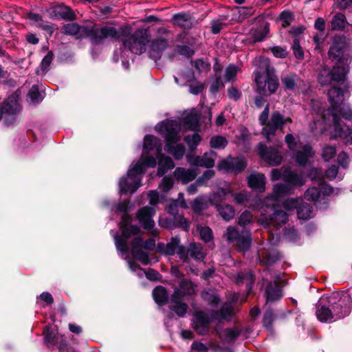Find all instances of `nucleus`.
I'll list each match as a JSON object with an SVG mask.
<instances>
[{"instance_id": "c756f323", "label": "nucleus", "mask_w": 352, "mask_h": 352, "mask_svg": "<svg viewBox=\"0 0 352 352\" xmlns=\"http://www.w3.org/2000/svg\"><path fill=\"white\" fill-rule=\"evenodd\" d=\"M197 173L192 169H185L184 168H177L174 172L175 178L182 181L183 184L192 181L197 177Z\"/></svg>"}, {"instance_id": "f03ea898", "label": "nucleus", "mask_w": 352, "mask_h": 352, "mask_svg": "<svg viewBox=\"0 0 352 352\" xmlns=\"http://www.w3.org/2000/svg\"><path fill=\"white\" fill-rule=\"evenodd\" d=\"M179 124L176 121L167 120L158 124L156 129L164 135L166 140L165 151L171 154L175 160L183 157L185 146L183 144L177 143L181 138L179 135Z\"/></svg>"}, {"instance_id": "13d9d810", "label": "nucleus", "mask_w": 352, "mask_h": 352, "mask_svg": "<svg viewBox=\"0 0 352 352\" xmlns=\"http://www.w3.org/2000/svg\"><path fill=\"white\" fill-rule=\"evenodd\" d=\"M28 96L33 103H38L42 100V96L37 85H33L28 92Z\"/></svg>"}, {"instance_id": "39448f33", "label": "nucleus", "mask_w": 352, "mask_h": 352, "mask_svg": "<svg viewBox=\"0 0 352 352\" xmlns=\"http://www.w3.org/2000/svg\"><path fill=\"white\" fill-rule=\"evenodd\" d=\"M329 100L331 103V107L328 109H322L320 107L318 102H313V108L316 111V114L319 116V119L315 118L314 123L315 125L321 124L320 122L324 124L327 123V115L331 111L337 110L340 106H342L344 101V94L341 88L337 87H332L328 92Z\"/></svg>"}, {"instance_id": "473e14b6", "label": "nucleus", "mask_w": 352, "mask_h": 352, "mask_svg": "<svg viewBox=\"0 0 352 352\" xmlns=\"http://www.w3.org/2000/svg\"><path fill=\"white\" fill-rule=\"evenodd\" d=\"M50 15L52 17L61 18L65 20H74L75 19V14L72 10L67 7H56L50 12Z\"/></svg>"}, {"instance_id": "a18cd8bd", "label": "nucleus", "mask_w": 352, "mask_h": 352, "mask_svg": "<svg viewBox=\"0 0 352 352\" xmlns=\"http://www.w3.org/2000/svg\"><path fill=\"white\" fill-rule=\"evenodd\" d=\"M334 113L337 115L338 124H340V119L339 116H342V117L348 120L352 118V111L349 108L345 109L344 107H342L340 106L337 110L333 111L330 113H329V115H327V121L330 120V118H333V115Z\"/></svg>"}, {"instance_id": "c9c22d12", "label": "nucleus", "mask_w": 352, "mask_h": 352, "mask_svg": "<svg viewBox=\"0 0 352 352\" xmlns=\"http://www.w3.org/2000/svg\"><path fill=\"white\" fill-rule=\"evenodd\" d=\"M348 24L346 18L344 14L342 13H336L331 19V28L334 31L343 30Z\"/></svg>"}, {"instance_id": "4c0bfd02", "label": "nucleus", "mask_w": 352, "mask_h": 352, "mask_svg": "<svg viewBox=\"0 0 352 352\" xmlns=\"http://www.w3.org/2000/svg\"><path fill=\"white\" fill-rule=\"evenodd\" d=\"M202 299L211 306L217 305L220 301V297L215 290L206 289L201 293Z\"/></svg>"}, {"instance_id": "774afa93", "label": "nucleus", "mask_w": 352, "mask_h": 352, "mask_svg": "<svg viewBox=\"0 0 352 352\" xmlns=\"http://www.w3.org/2000/svg\"><path fill=\"white\" fill-rule=\"evenodd\" d=\"M200 236L205 242L210 241L212 238V231L209 227H203L200 229Z\"/></svg>"}, {"instance_id": "2f4dec72", "label": "nucleus", "mask_w": 352, "mask_h": 352, "mask_svg": "<svg viewBox=\"0 0 352 352\" xmlns=\"http://www.w3.org/2000/svg\"><path fill=\"white\" fill-rule=\"evenodd\" d=\"M183 299H174L173 296L170 297V309L173 310L177 316L180 318L184 317L188 310V305L182 302Z\"/></svg>"}, {"instance_id": "a878e982", "label": "nucleus", "mask_w": 352, "mask_h": 352, "mask_svg": "<svg viewBox=\"0 0 352 352\" xmlns=\"http://www.w3.org/2000/svg\"><path fill=\"white\" fill-rule=\"evenodd\" d=\"M153 149H156L157 154L162 151V144L160 140L152 135H146L144 138V150L148 153Z\"/></svg>"}, {"instance_id": "ea45409f", "label": "nucleus", "mask_w": 352, "mask_h": 352, "mask_svg": "<svg viewBox=\"0 0 352 352\" xmlns=\"http://www.w3.org/2000/svg\"><path fill=\"white\" fill-rule=\"evenodd\" d=\"M241 334V330L239 328L226 329L221 333V338L227 343L234 342Z\"/></svg>"}, {"instance_id": "49530a36", "label": "nucleus", "mask_w": 352, "mask_h": 352, "mask_svg": "<svg viewBox=\"0 0 352 352\" xmlns=\"http://www.w3.org/2000/svg\"><path fill=\"white\" fill-rule=\"evenodd\" d=\"M281 80L286 89L293 90L296 85L297 75L290 73L282 77Z\"/></svg>"}, {"instance_id": "de8ad7c7", "label": "nucleus", "mask_w": 352, "mask_h": 352, "mask_svg": "<svg viewBox=\"0 0 352 352\" xmlns=\"http://www.w3.org/2000/svg\"><path fill=\"white\" fill-rule=\"evenodd\" d=\"M228 144V140L221 135H214L210 138V145L212 148L217 149H223Z\"/></svg>"}, {"instance_id": "9b49d317", "label": "nucleus", "mask_w": 352, "mask_h": 352, "mask_svg": "<svg viewBox=\"0 0 352 352\" xmlns=\"http://www.w3.org/2000/svg\"><path fill=\"white\" fill-rule=\"evenodd\" d=\"M348 69L344 66L336 65L332 69L324 67L318 74V81L322 85H331L333 82H340L344 80Z\"/></svg>"}, {"instance_id": "6e6d98bb", "label": "nucleus", "mask_w": 352, "mask_h": 352, "mask_svg": "<svg viewBox=\"0 0 352 352\" xmlns=\"http://www.w3.org/2000/svg\"><path fill=\"white\" fill-rule=\"evenodd\" d=\"M280 21L283 28L289 26L294 20V15L289 11H283L280 14Z\"/></svg>"}, {"instance_id": "4be33fe9", "label": "nucleus", "mask_w": 352, "mask_h": 352, "mask_svg": "<svg viewBox=\"0 0 352 352\" xmlns=\"http://www.w3.org/2000/svg\"><path fill=\"white\" fill-rule=\"evenodd\" d=\"M155 211L153 208L145 206L139 210L138 212V219L143 225L145 229L150 230L153 228L155 223L152 220V217Z\"/></svg>"}, {"instance_id": "603ef678", "label": "nucleus", "mask_w": 352, "mask_h": 352, "mask_svg": "<svg viewBox=\"0 0 352 352\" xmlns=\"http://www.w3.org/2000/svg\"><path fill=\"white\" fill-rule=\"evenodd\" d=\"M240 71V68L233 64L229 65L225 71V80L227 82L234 80L238 72Z\"/></svg>"}, {"instance_id": "dca6fc26", "label": "nucleus", "mask_w": 352, "mask_h": 352, "mask_svg": "<svg viewBox=\"0 0 352 352\" xmlns=\"http://www.w3.org/2000/svg\"><path fill=\"white\" fill-rule=\"evenodd\" d=\"M184 252L186 255V258H181V260L186 263L189 261L190 258L197 262H201L206 256V252L202 245L197 243H190L187 248L184 247Z\"/></svg>"}, {"instance_id": "09e8293b", "label": "nucleus", "mask_w": 352, "mask_h": 352, "mask_svg": "<svg viewBox=\"0 0 352 352\" xmlns=\"http://www.w3.org/2000/svg\"><path fill=\"white\" fill-rule=\"evenodd\" d=\"M290 190L288 185L285 184H278L274 186L272 197L276 200L280 197L289 193Z\"/></svg>"}, {"instance_id": "aec40b11", "label": "nucleus", "mask_w": 352, "mask_h": 352, "mask_svg": "<svg viewBox=\"0 0 352 352\" xmlns=\"http://www.w3.org/2000/svg\"><path fill=\"white\" fill-rule=\"evenodd\" d=\"M132 221L131 217L127 214L122 216L120 222V228L122 230V236L129 239L131 236L136 235L140 232V228L137 226L131 224Z\"/></svg>"}, {"instance_id": "4468645a", "label": "nucleus", "mask_w": 352, "mask_h": 352, "mask_svg": "<svg viewBox=\"0 0 352 352\" xmlns=\"http://www.w3.org/2000/svg\"><path fill=\"white\" fill-rule=\"evenodd\" d=\"M257 150L261 157L271 166H277L282 162L283 157L276 148L267 147L264 144L259 143Z\"/></svg>"}, {"instance_id": "f704fd0d", "label": "nucleus", "mask_w": 352, "mask_h": 352, "mask_svg": "<svg viewBox=\"0 0 352 352\" xmlns=\"http://www.w3.org/2000/svg\"><path fill=\"white\" fill-rule=\"evenodd\" d=\"M174 24L184 29H188L192 25V19L190 14L185 13L176 14L173 17Z\"/></svg>"}, {"instance_id": "bb28decb", "label": "nucleus", "mask_w": 352, "mask_h": 352, "mask_svg": "<svg viewBox=\"0 0 352 352\" xmlns=\"http://www.w3.org/2000/svg\"><path fill=\"white\" fill-rule=\"evenodd\" d=\"M266 302H274L280 299L282 291L276 283L268 282L265 291Z\"/></svg>"}, {"instance_id": "8fccbe9b", "label": "nucleus", "mask_w": 352, "mask_h": 352, "mask_svg": "<svg viewBox=\"0 0 352 352\" xmlns=\"http://www.w3.org/2000/svg\"><path fill=\"white\" fill-rule=\"evenodd\" d=\"M184 124L186 128L195 130L199 125L198 118L195 114H189L184 119Z\"/></svg>"}, {"instance_id": "f3484780", "label": "nucleus", "mask_w": 352, "mask_h": 352, "mask_svg": "<svg viewBox=\"0 0 352 352\" xmlns=\"http://www.w3.org/2000/svg\"><path fill=\"white\" fill-rule=\"evenodd\" d=\"M197 285L191 280L183 279L180 281L179 287L175 289L173 294L174 299H183L185 296H190L196 294Z\"/></svg>"}, {"instance_id": "e433bc0d", "label": "nucleus", "mask_w": 352, "mask_h": 352, "mask_svg": "<svg viewBox=\"0 0 352 352\" xmlns=\"http://www.w3.org/2000/svg\"><path fill=\"white\" fill-rule=\"evenodd\" d=\"M216 208L221 217L226 221H229L234 217L235 210L230 205L216 204Z\"/></svg>"}, {"instance_id": "5701e85b", "label": "nucleus", "mask_w": 352, "mask_h": 352, "mask_svg": "<svg viewBox=\"0 0 352 352\" xmlns=\"http://www.w3.org/2000/svg\"><path fill=\"white\" fill-rule=\"evenodd\" d=\"M266 179L263 174L253 173L248 177V186L258 192H263L265 189Z\"/></svg>"}, {"instance_id": "a19ab883", "label": "nucleus", "mask_w": 352, "mask_h": 352, "mask_svg": "<svg viewBox=\"0 0 352 352\" xmlns=\"http://www.w3.org/2000/svg\"><path fill=\"white\" fill-rule=\"evenodd\" d=\"M343 47L344 44L342 43H333L328 52L329 58L340 61L343 56Z\"/></svg>"}, {"instance_id": "680f3d73", "label": "nucleus", "mask_w": 352, "mask_h": 352, "mask_svg": "<svg viewBox=\"0 0 352 352\" xmlns=\"http://www.w3.org/2000/svg\"><path fill=\"white\" fill-rule=\"evenodd\" d=\"M252 214L250 212L245 210L240 215L238 220V224L240 226H245L252 223Z\"/></svg>"}, {"instance_id": "9d476101", "label": "nucleus", "mask_w": 352, "mask_h": 352, "mask_svg": "<svg viewBox=\"0 0 352 352\" xmlns=\"http://www.w3.org/2000/svg\"><path fill=\"white\" fill-rule=\"evenodd\" d=\"M223 237L228 243H233L240 250L245 251L250 247L252 237L250 232L243 229L239 232L234 226H228L223 234Z\"/></svg>"}, {"instance_id": "58836bf2", "label": "nucleus", "mask_w": 352, "mask_h": 352, "mask_svg": "<svg viewBox=\"0 0 352 352\" xmlns=\"http://www.w3.org/2000/svg\"><path fill=\"white\" fill-rule=\"evenodd\" d=\"M153 296L155 302L163 305L168 301V295L166 289L162 286L156 287L153 291Z\"/></svg>"}, {"instance_id": "4d7b16f0", "label": "nucleus", "mask_w": 352, "mask_h": 352, "mask_svg": "<svg viewBox=\"0 0 352 352\" xmlns=\"http://www.w3.org/2000/svg\"><path fill=\"white\" fill-rule=\"evenodd\" d=\"M269 32V30L265 27L263 30H254L251 34V39L253 43L261 42L263 41Z\"/></svg>"}, {"instance_id": "6e6552de", "label": "nucleus", "mask_w": 352, "mask_h": 352, "mask_svg": "<svg viewBox=\"0 0 352 352\" xmlns=\"http://www.w3.org/2000/svg\"><path fill=\"white\" fill-rule=\"evenodd\" d=\"M292 119L289 117L285 118L278 111H274L272 113L267 124L262 129V135L267 142L275 140V145L280 146L281 141L275 138L278 130L281 129L287 122H292Z\"/></svg>"}, {"instance_id": "20e7f679", "label": "nucleus", "mask_w": 352, "mask_h": 352, "mask_svg": "<svg viewBox=\"0 0 352 352\" xmlns=\"http://www.w3.org/2000/svg\"><path fill=\"white\" fill-rule=\"evenodd\" d=\"M261 63L265 67V70L260 67L254 72L256 91L262 95H270L277 90L279 86L278 79L274 74L273 68L269 66L267 59L263 60Z\"/></svg>"}, {"instance_id": "72a5a7b5", "label": "nucleus", "mask_w": 352, "mask_h": 352, "mask_svg": "<svg viewBox=\"0 0 352 352\" xmlns=\"http://www.w3.org/2000/svg\"><path fill=\"white\" fill-rule=\"evenodd\" d=\"M3 114L12 116V121H14V116L20 111V107L16 100L10 99L1 107Z\"/></svg>"}, {"instance_id": "338daca9", "label": "nucleus", "mask_w": 352, "mask_h": 352, "mask_svg": "<svg viewBox=\"0 0 352 352\" xmlns=\"http://www.w3.org/2000/svg\"><path fill=\"white\" fill-rule=\"evenodd\" d=\"M124 239H122L119 236L116 235L115 236V244L116 245V248L118 250L121 251L123 253L126 252L127 251V244H126V239L125 237Z\"/></svg>"}, {"instance_id": "c85d7f7f", "label": "nucleus", "mask_w": 352, "mask_h": 352, "mask_svg": "<svg viewBox=\"0 0 352 352\" xmlns=\"http://www.w3.org/2000/svg\"><path fill=\"white\" fill-rule=\"evenodd\" d=\"M288 220L287 214L283 210L274 211L269 219L265 218V223L267 226H274V227H279L285 223Z\"/></svg>"}, {"instance_id": "6ab92c4d", "label": "nucleus", "mask_w": 352, "mask_h": 352, "mask_svg": "<svg viewBox=\"0 0 352 352\" xmlns=\"http://www.w3.org/2000/svg\"><path fill=\"white\" fill-rule=\"evenodd\" d=\"M61 32L67 35L76 36L80 37H89L90 32V27L80 26L77 23H67L63 26Z\"/></svg>"}, {"instance_id": "0e129e2a", "label": "nucleus", "mask_w": 352, "mask_h": 352, "mask_svg": "<svg viewBox=\"0 0 352 352\" xmlns=\"http://www.w3.org/2000/svg\"><path fill=\"white\" fill-rule=\"evenodd\" d=\"M336 153V148L333 146H327L323 148L322 157L325 161L331 160Z\"/></svg>"}, {"instance_id": "ddd939ff", "label": "nucleus", "mask_w": 352, "mask_h": 352, "mask_svg": "<svg viewBox=\"0 0 352 352\" xmlns=\"http://www.w3.org/2000/svg\"><path fill=\"white\" fill-rule=\"evenodd\" d=\"M246 166L247 162L243 158L230 156L221 160L217 164L219 170L234 173L242 172Z\"/></svg>"}, {"instance_id": "3c124183", "label": "nucleus", "mask_w": 352, "mask_h": 352, "mask_svg": "<svg viewBox=\"0 0 352 352\" xmlns=\"http://www.w3.org/2000/svg\"><path fill=\"white\" fill-rule=\"evenodd\" d=\"M302 201V198H289L283 202V206L285 210L289 211L298 209Z\"/></svg>"}, {"instance_id": "864d4df0", "label": "nucleus", "mask_w": 352, "mask_h": 352, "mask_svg": "<svg viewBox=\"0 0 352 352\" xmlns=\"http://www.w3.org/2000/svg\"><path fill=\"white\" fill-rule=\"evenodd\" d=\"M147 153H143L141 156L140 160L137 162L136 163H142L143 164V169L145 167H151L154 168L155 167L157 164V161L155 157L153 156H146Z\"/></svg>"}, {"instance_id": "412c9836", "label": "nucleus", "mask_w": 352, "mask_h": 352, "mask_svg": "<svg viewBox=\"0 0 352 352\" xmlns=\"http://www.w3.org/2000/svg\"><path fill=\"white\" fill-rule=\"evenodd\" d=\"M216 157L217 153L211 151L205 153L202 156H196L188 162L192 165L209 168L214 166Z\"/></svg>"}, {"instance_id": "2eb2a0df", "label": "nucleus", "mask_w": 352, "mask_h": 352, "mask_svg": "<svg viewBox=\"0 0 352 352\" xmlns=\"http://www.w3.org/2000/svg\"><path fill=\"white\" fill-rule=\"evenodd\" d=\"M159 250L164 254L167 255H174L177 254L179 258H186L184 252V246L180 244V240L177 237L172 238L170 241L167 244L159 245Z\"/></svg>"}, {"instance_id": "69168bd1", "label": "nucleus", "mask_w": 352, "mask_h": 352, "mask_svg": "<svg viewBox=\"0 0 352 352\" xmlns=\"http://www.w3.org/2000/svg\"><path fill=\"white\" fill-rule=\"evenodd\" d=\"M224 87V84L220 76H215L210 85V91L212 94L217 93L221 88Z\"/></svg>"}, {"instance_id": "f8f14e48", "label": "nucleus", "mask_w": 352, "mask_h": 352, "mask_svg": "<svg viewBox=\"0 0 352 352\" xmlns=\"http://www.w3.org/2000/svg\"><path fill=\"white\" fill-rule=\"evenodd\" d=\"M155 246V241L153 239H149L145 241L140 237L133 239L131 244V253L133 256L141 261L144 265H148L150 263L148 256L146 252L142 251V248L146 250H153Z\"/></svg>"}, {"instance_id": "a211bd4d", "label": "nucleus", "mask_w": 352, "mask_h": 352, "mask_svg": "<svg viewBox=\"0 0 352 352\" xmlns=\"http://www.w3.org/2000/svg\"><path fill=\"white\" fill-rule=\"evenodd\" d=\"M168 46V41L166 38L159 37L154 39L151 44L149 56L157 61L161 56L162 52Z\"/></svg>"}, {"instance_id": "423d86ee", "label": "nucleus", "mask_w": 352, "mask_h": 352, "mask_svg": "<svg viewBox=\"0 0 352 352\" xmlns=\"http://www.w3.org/2000/svg\"><path fill=\"white\" fill-rule=\"evenodd\" d=\"M131 32L129 25L122 26L118 30L111 26H104L101 28H90L89 38L93 44H100L104 39L118 40L122 36H127Z\"/></svg>"}, {"instance_id": "c03bdc74", "label": "nucleus", "mask_w": 352, "mask_h": 352, "mask_svg": "<svg viewBox=\"0 0 352 352\" xmlns=\"http://www.w3.org/2000/svg\"><path fill=\"white\" fill-rule=\"evenodd\" d=\"M254 276L250 272L239 273L236 279V282L238 284L245 283L248 290L251 289V287L254 283Z\"/></svg>"}, {"instance_id": "e2e57ef3", "label": "nucleus", "mask_w": 352, "mask_h": 352, "mask_svg": "<svg viewBox=\"0 0 352 352\" xmlns=\"http://www.w3.org/2000/svg\"><path fill=\"white\" fill-rule=\"evenodd\" d=\"M207 206V203L205 199L202 197H197L192 205V208L195 212H200L204 210Z\"/></svg>"}, {"instance_id": "37998d69", "label": "nucleus", "mask_w": 352, "mask_h": 352, "mask_svg": "<svg viewBox=\"0 0 352 352\" xmlns=\"http://www.w3.org/2000/svg\"><path fill=\"white\" fill-rule=\"evenodd\" d=\"M54 58V54L52 51L47 52V54L43 58L41 65L40 69H36V72L38 75L45 74L49 69V67L52 63V61Z\"/></svg>"}, {"instance_id": "7ed1b4c3", "label": "nucleus", "mask_w": 352, "mask_h": 352, "mask_svg": "<svg viewBox=\"0 0 352 352\" xmlns=\"http://www.w3.org/2000/svg\"><path fill=\"white\" fill-rule=\"evenodd\" d=\"M233 315L231 303H224L219 311L209 313L195 310L193 315V327L199 335H206L209 331V324L213 320H228Z\"/></svg>"}, {"instance_id": "1a4fd4ad", "label": "nucleus", "mask_w": 352, "mask_h": 352, "mask_svg": "<svg viewBox=\"0 0 352 352\" xmlns=\"http://www.w3.org/2000/svg\"><path fill=\"white\" fill-rule=\"evenodd\" d=\"M151 38L147 29L140 28L137 30L131 36L123 41L124 47L135 54H141L146 50V45Z\"/></svg>"}, {"instance_id": "f257e3e1", "label": "nucleus", "mask_w": 352, "mask_h": 352, "mask_svg": "<svg viewBox=\"0 0 352 352\" xmlns=\"http://www.w3.org/2000/svg\"><path fill=\"white\" fill-rule=\"evenodd\" d=\"M351 305V298L348 294L334 292L320 299L316 314L320 322H332L349 315Z\"/></svg>"}, {"instance_id": "cd10ccee", "label": "nucleus", "mask_w": 352, "mask_h": 352, "mask_svg": "<svg viewBox=\"0 0 352 352\" xmlns=\"http://www.w3.org/2000/svg\"><path fill=\"white\" fill-rule=\"evenodd\" d=\"M283 179L294 186H302L305 183V179L302 175L287 169L283 171Z\"/></svg>"}, {"instance_id": "7c9ffc66", "label": "nucleus", "mask_w": 352, "mask_h": 352, "mask_svg": "<svg viewBox=\"0 0 352 352\" xmlns=\"http://www.w3.org/2000/svg\"><path fill=\"white\" fill-rule=\"evenodd\" d=\"M314 152L313 151L311 146L307 144L302 147V150L296 152L295 158L299 164L305 166L307 164L309 160L314 156Z\"/></svg>"}, {"instance_id": "b1692460", "label": "nucleus", "mask_w": 352, "mask_h": 352, "mask_svg": "<svg viewBox=\"0 0 352 352\" xmlns=\"http://www.w3.org/2000/svg\"><path fill=\"white\" fill-rule=\"evenodd\" d=\"M333 122L335 126V133L338 137L343 138L346 144H352V129L349 127H342L338 123V117L336 114L333 115Z\"/></svg>"}, {"instance_id": "0eeeda50", "label": "nucleus", "mask_w": 352, "mask_h": 352, "mask_svg": "<svg viewBox=\"0 0 352 352\" xmlns=\"http://www.w3.org/2000/svg\"><path fill=\"white\" fill-rule=\"evenodd\" d=\"M143 174L142 163H135L129 169L126 177L120 178L119 181L120 191L121 193H134L141 186L142 175Z\"/></svg>"}, {"instance_id": "052dcab7", "label": "nucleus", "mask_w": 352, "mask_h": 352, "mask_svg": "<svg viewBox=\"0 0 352 352\" xmlns=\"http://www.w3.org/2000/svg\"><path fill=\"white\" fill-rule=\"evenodd\" d=\"M174 182L171 177H164L159 185L161 191L166 192L173 187Z\"/></svg>"}, {"instance_id": "393cba45", "label": "nucleus", "mask_w": 352, "mask_h": 352, "mask_svg": "<svg viewBox=\"0 0 352 352\" xmlns=\"http://www.w3.org/2000/svg\"><path fill=\"white\" fill-rule=\"evenodd\" d=\"M157 158L158 160V176L164 175L168 170L173 169L175 167L173 160L170 157L165 156L162 152L157 154Z\"/></svg>"}, {"instance_id": "79ce46f5", "label": "nucleus", "mask_w": 352, "mask_h": 352, "mask_svg": "<svg viewBox=\"0 0 352 352\" xmlns=\"http://www.w3.org/2000/svg\"><path fill=\"white\" fill-rule=\"evenodd\" d=\"M312 213V206L305 203L303 201L297 209L298 217L300 219L307 220L311 218Z\"/></svg>"}, {"instance_id": "5fc2aeb1", "label": "nucleus", "mask_w": 352, "mask_h": 352, "mask_svg": "<svg viewBox=\"0 0 352 352\" xmlns=\"http://www.w3.org/2000/svg\"><path fill=\"white\" fill-rule=\"evenodd\" d=\"M292 49L296 58L301 60L304 58L303 50L300 45L299 38L296 36L294 38L293 43L292 45Z\"/></svg>"}, {"instance_id": "bf43d9fd", "label": "nucleus", "mask_w": 352, "mask_h": 352, "mask_svg": "<svg viewBox=\"0 0 352 352\" xmlns=\"http://www.w3.org/2000/svg\"><path fill=\"white\" fill-rule=\"evenodd\" d=\"M320 195V191L316 187L308 188L305 192V198L309 201H316Z\"/></svg>"}]
</instances>
